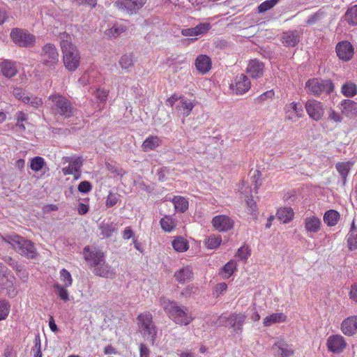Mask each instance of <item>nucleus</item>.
Here are the masks:
<instances>
[{"label":"nucleus","mask_w":357,"mask_h":357,"mask_svg":"<svg viewBox=\"0 0 357 357\" xmlns=\"http://www.w3.org/2000/svg\"><path fill=\"white\" fill-rule=\"evenodd\" d=\"M278 1L279 0H266L262 2L258 6V12L259 13H265L266 11L273 8Z\"/></svg>","instance_id":"obj_51"},{"label":"nucleus","mask_w":357,"mask_h":357,"mask_svg":"<svg viewBox=\"0 0 357 357\" xmlns=\"http://www.w3.org/2000/svg\"><path fill=\"white\" fill-rule=\"evenodd\" d=\"M161 305L167 316L176 324L188 326L195 319V317L188 310V307L179 305L176 301L162 299Z\"/></svg>","instance_id":"obj_1"},{"label":"nucleus","mask_w":357,"mask_h":357,"mask_svg":"<svg viewBox=\"0 0 357 357\" xmlns=\"http://www.w3.org/2000/svg\"><path fill=\"white\" fill-rule=\"evenodd\" d=\"M344 20L350 25H357V5L349 8L344 15Z\"/></svg>","instance_id":"obj_39"},{"label":"nucleus","mask_w":357,"mask_h":357,"mask_svg":"<svg viewBox=\"0 0 357 357\" xmlns=\"http://www.w3.org/2000/svg\"><path fill=\"white\" fill-rule=\"evenodd\" d=\"M149 354H150L149 349L144 344H140V345H139L140 357H149Z\"/></svg>","instance_id":"obj_62"},{"label":"nucleus","mask_w":357,"mask_h":357,"mask_svg":"<svg viewBox=\"0 0 357 357\" xmlns=\"http://www.w3.org/2000/svg\"><path fill=\"white\" fill-rule=\"evenodd\" d=\"M328 118L330 120L335 123H340L342 121V118L340 115L334 110L331 111V112L329 113Z\"/></svg>","instance_id":"obj_63"},{"label":"nucleus","mask_w":357,"mask_h":357,"mask_svg":"<svg viewBox=\"0 0 357 357\" xmlns=\"http://www.w3.org/2000/svg\"><path fill=\"white\" fill-rule=\"evenodd\" d=\"M0 70L2 75L7 78L13 77L17 73L15 63L8 60L0 63Z\"/></svg>","instance_id":"obj_30"},{"label":"nucleus","mask_w":357,"mask_h":357,"mask_svg":"<svg viewBox=\"0 0 357 357\" xmlns=\"http://www.w3.org/2000/svg\"><path fill=\"white\" fill-rule=\"evenodd\" d=\"M138 331L145 340L153 344L157 329L153 321L152 314L146 312L139 314L137 317Z\"/></svg>","instance_id":"obj_5"},{"label":"nucleus","mask_w":357,"mask_h":357,"mask_svg":"<svg viewBox=\"0 0 357 357\" xmlns=\"http://www.w3.org/2000/svg\"><path fill=\"white\" fill-rule=\"evenodd\" d=\"M59 38L60 40V47L61 50L75 45L73 43L71 36L66 32L60 33Z\"/></svg>","instance_id":"obj_41"},{"label":"nucleus","mask_w":357,"mask_h":357,"mask_svg":"<svg viewBox=\"0 0 357 357\" xmlns=\"http://www.w3.org/2000/svg\"><path fill=\"white\" fill-rule=\"evenodd\" d=\"M211 27L209 23H200L195 27L183 29L181 33L185 36H197L206 33Z\"/></svg>","instance_id":"obj_25"},{"label":"nucleus","mask_w":357,"mask_h":357,"mask_svg":"<svg viewBox=\"0 0 357 357\" xmlns=\"http://www.w3.org/2000/svg\"><path fill=\"white\" fill-rule=\"evenodd\" d=\"M12 40L20 47H33L36 43L34 35L23 29L15 28L10 32Z\"/></svg>","instance_id":"obj_8"},{"label":"nucleus","mask_w":357,"mask_h":357,"mask_svg":"<svg viewBox=\"0 0 357 357\" xmlns=\"http://www.w3.org/2000/svg\"><path fill=\"white\" fill-rule=\"evenodd\" d=\"M172 202L174 204L175 209L181 213L185 212L188 208V201L183 197L174 196Z\"/></svg>","instance_id":"obj_38"},{"label":"nucleus","mask_w":357,"mask_h":357,"mask_svg":"<svg viewBox=\"0 0 357 357\" xmlns=\"http://www.w3.org/2000/svg\"><path fill=\"white\" fill-rule=\"evenodd\" d=\"M77 189L80 192L86 193L91 191V190L92 189V185L90 182L84 181H82L78 185Z\"/></svg>","instance_id":"obj_56"},{"label":"nucleus","mask_w":357,"mask_h":357,"mask_svg":"<svg viewBox=\"0 0 357 357\" xmlns=\"http://www.w3.org/2000/svg\"><path fill=\"white\" fill-rule=\"evenodd\" d=\"M273 349H278L280 357H290L294 354L292 348L283 339L278 340Z\"/></svg>","instance_id":"obj_27"},{"label":"nucleus","mask_w":357,"mask_h":357,"mask_svg":"<svg viewBox=\"0 0 357 357\" xmlns=\"http://www.w3.org/2000/svg\"><path fill=\"white\" fill-rule=\"evenodd\" d=\"M250 256V250L248 246L243 245L238 249L237 257L241 259L246 260Z\"/></svg>","instance_id":"obj_55"},{"label":"nucleus","mask_w":357,"mask_h":357,"mask_svg":"<svg viewBox=\"0 0 357 357\" xmlns=\"http://www.w3.org/2000/svg\"><path fill=\"white\" fill-rule=\"evenodd\" d=\"M108 96V91L105 89H98L96 91V97L97 98L101 101L105 102Z\"/></svg>","instance_id":"obj_58"},{"label":"nucleus","mask_w":357,"mask_h":357,"mask_svg":"<svg viewBox=\"0 0 357 357\" xmlns=\"http://www.w3.org/2000/svg\"><path fill=\"white\" fill-rule=\"evenodd\" d=\"M222 243V237L220 235L213 234L206 241L205 244L207 248L213 250L218 248Z\"/></svg>","instance_id":"obj_42"},{"label":"nucleus","mask_w":357,"mask_h":357,"mask_svg":"<svg viewBox=\"0 0 357 357\" xmlns=\"http://www.w3.org/2000/svg\"><path fill=\"white\" fill-rule=\"evenodd\" d=\"M126 29L124 25L115 24L111 28L105 31L104 36L108 39L115 38L125 32Z\"/></svg>","instance_id":"obj_36"},{"label":"nucleus","mask_w":357,"mask_h":357,"mask_svg":"<svg viewBox=\"0 0 357 357\" xmlns=\"http://www.w3.org/2000/svg\"><path fill=\"white\" fill-rule=\"evenodd\" d=\"M307 92L314 96H319L323 93H330L333 91L334 86L329 79L312 78L305 83Z\"/></svg>","instance_id":"obj_6"},{"label":"nucleus","mask_w":357,"mask_h":357,"mask_svg":"<svg viewBox=\"0 0 357 357\" xmlns=\"http://www.w3.org/2000/svg\"><path fill=\"white\" fill-rule=\"evenodd\" d=\"M305 107L312 119L318 121L322 119L324 114V107L322 102L310 99L306 102Z\"/></svg>","instance_id":"obj_11"},{"label":"nucleus","mask_w":357,"mask_h":357,"mask_svg":"<svg viewBox=\"0 0 357 357\" xmlns=\"http://www.w3.org/2000/svg\"><path fill=\"white\" fill-rule=\"evenodd\" d=\"M323 219L328 227H333L339 222L340 215L337 211L331 209L325 212Z\"/></svg>","instance_id":"obj_35"},{"label":"nucleus","mask_w":357,"mask_h":357,"mask_svg":"<svg viewBox=\"0 0 357 357\" xmlns=\"http://www.w3.org/2000/svg\"><path fill=\"white\" fill-rule=\"evenodd\" d=\"M69 165L62 169V172L64 175H70L79 174L80 168L82 165V160L78 157L76 158H69L68 160Z\"/></svg>","instance_id":"obj_28"},{"label":"nucleus","mask_w":357,"mask_h":357,"mask_svg":"<svg viewBox=\"0 0 357 357\" xmlns=\"http://www.w3.org/2000/svg\"><path fill=\"white\" fill-rule=\"evenodd\" d=\"M101 235L104 238L110 237L112 234L116 231L113 223H102L100 226Z\"/></svg>","instance_id":"obj_46"},{"label":"nucleus","mask_w":357,"mask_h":357,"mask_svg":"<svg viewBox=\"0 0 357 357\" xmlns=\"http://www.w3.org/2000/svg\"><path fill=\"white\" fill-rule=\"evenodd\" d=\"M10 305L6 300L0 301V321L5 320L10 312Z\"/></svg>","instance_id":"obj_47"},{"label":"nucleus","mask_w":357,"mask_h":357,"mask_svg":"<svg viewBox=\"0 0 357 357\" xmlns=\"http://www.w3.org/2000/svg\"><path fill=\"white\" fill-rule=\"evenodd\" d=\"M54 287L58 290V295L61 299L64 301H66L69 299L68 292L66 289V287L56 283L54 284Z\"/></svg>","instance_id":"obj_54"},{"label":"nucleus","mask_w":357,"mask_h":357,"mask_svg":"<svg viewBox=\"0 0 357 357\" xmlns=\"http://www.w3.org/2000/svg\"><path fill=\"white\" fill-rule=\"evenodd\" d=\"M63 54V62L65 68L70 71H75L80 64V52L77 47L74 45L61 50Z\"/></svg>","instance_id":"obj_7"},{"label":"nucleus","mask_w":357,"mask_h":357,"mask_svg":"<svg viewBox=\"0 0 357 357\" xmlns=\"http://www.w3.org/2000/svg\"><path fill=\"white\" fill-rule=\"evenodd\" d=\"M172 245L175 251L184 252L189 248L188 241L182 236L176 237L172 242Z\"/></svg>","instance_id":"obj_37"},{"label":"nucleus","mask_w":357,"mask_h":357,"mask_svg":"<svg viewBox=\"0 0 357 357\" xmlns=\"http://www.w3.org/2000/svg\"><path fill=\"white\" fill-rule=\"evenodd\" d=\"M351 165L349 162H338L336 164L335 167L344 181H345L350 171Z\"/></svg>","instance_id":"obj_45"},{"label":"nucleus","mask_w":357,"mask_h":357,"mask_svg":"<svg viewBox=\"0 0 357 357\" xmlns=\"http://www.w3.org/2000/svg\"><path fill=\"white\" fill-rule=\"evenodd\" d=\"M84 259L93 268V273L100 277L108 278L112 275L111 266L106 263L103 252L96 248L91 250L89 246L83 250Z\"/></svg>","instance_id":"obj_2"},{"label":"nucleus","mask_w":357,"mask_h":357,"mask_svg":"<svg viewBox=\"0 0 357 357\" xmlns=\"http://www.w3.org/2000/svg\"><path fill=\"white\" fill-rule=\"evenodd\" d=\"M13 94L16 98L21 100L24 103H29L30 97L25 95V92L22 88H14Z\"/></svg>","instance_id":"obj_50"},{"label":"nucleus","mask_w":357,"mask_h":357,"mask_svg":"<svg viewBox=\"0 0 357 357\" xmlns=\"http://www.w3.org/2000/svg\"><path fill=\"white\" fill-rule=\"evenodd\" d=\"M251 83L248 77L244 74L237 75L234 80L232 89L236 94H244L250 89Z\"/></svg>","instance_id":"obj_19"},{"label":"nucleus","mask_w":357,"mask_h":357,"mask_svg":"<svg viewBox=\"0 0 357 357\" xmlns=\"http://www.w3.org/2000/svg\"><path fill=\"white\" fill-rule=\"evenodd\" d=\"M287 321V316L283 312L272 313L264 319V326H271L275 324L284 323Z\"/></svg>","instance_id":"obj_29"},{"label":"nucleus","mask_w":357,"mask_h":357,"mask_svg":"<svg viewBox=\"0 0 357 357\" xmlns=\"http://www.w3.org/2000/svg\"><path fill=\"white\" fill-rule=\"evenodd\" d=\"M0 238L3 242L10 245L17 252L27 258L33 259L37 256L38 253L33 243L17 234L0 235Z\"/></svg>","instance_id":"obj_3"},{"label":"nucleus","mask_w":357,"mask_h":357,"mask_svg":"<svg viewBox=\"0 0 357 357\" xmlns=\"http://www.w3.org/2000/svg\"><path fill=\"white\" fill-rule=\"evenodd\" d=\"M342 332L347 336H352L357 333V316L353 315L344 319L341 324Z\"/></svg>","instance_id":"obj_21"},{"label":"nucleus","mask_w":357,"mask_h":357,"mask_svg":"<svg viewBox=\"0 0 357 357\" xmlns=\"http://www.w3.org/2000/svg\"><path fill=\"white\" fill-rule=\"evenodd\" d=\"M284 119L287 121L296 122L303 116V106L300 102H291L284 107Z\"/></svg>","instance_id":"obj_10"},{"label":"nucleus","mask_w":357,"mask_h":357,"mask_svg":"<svg viewBox=\"0 0 357 357\" xmlns=\"http://www.w3.org/2000/svg\"><path fill=\"white\" fill-rule=\"evenodd\" d=\"M236 270V261L234 260H230L222 268V277L224 278H229Z\"/></svg>","instance_id":"obj_43"},{"label":"nucleus","mask_w":357,"mask_h":357,"mask_svg":"<svg viewBox=\"0 0 357 357\" xmlns=\"http://www.w3.org/2000/svg\"><path fill=\"white\" fill-rule=\"evenodd\" d=\"M147 0H117L115 6L121 11H127L130 14L137 12L146 3Z\"/></svg>","instance_id":"obj_12"},{"label":"nucleus","mask_w":357,"mask_h":357,"mask_svg":"<svg viewBox=\"0 0 357 357\" xmlns=\"http://www.w3.org/2000/svg\"><path fill=\"white\" fill-rule=\"evenodd\" d=\"M197 291V288L193 286H188L181 293V295L186 298L190 297L192 294H194Z\"/></svg>","instance_id":"obj_59"},{"label":"nucleus","mask_w":357,"mask_h":357,"mask_svg":"<svg viewBox=\"0 0 357 357\" xmlns=\"http://www.w3.org/2000/svg\"><path fill=\"white\" fill-rule=\"evenodd\" d=\"M341 112L347 117H355L357 115V102L351 100H343L341 103Z\"/></svg>","instance_id":"obj_26"},{"label":"nucleus","mask_w":357,"mask_h":357,"mask_svg":"<svg viewBox=\"0 0 357 357\" xmlns=\"http://www.w3.org/2000/svg\"><path fill=\"white\" fill-rule=\"evenodd\" d=\"M119 65L123 69L127 70L133 66V58L131 54H123L120 60Z\"/></svg>","instance_id":"obj_48"},{"label":"nucleus","mask_w":357,"mask_h":357,"mask_svg":"<svg viewBox=\"0 0 357 357\" xmlns=\"http://www.w3.org/2000/svg\"><path fill=\"white\" fill-rule=\"evenodd\" d=\"M276 215L283 223H288L293 220L294 212L291 207H283L278 210Z\"/></svg>","instance_id":"obj_34"},{"label":"nucleus","mask_w":357,"mask_h":357,"mask_svg":"<svg viewBox=\"0 0 357 357\" xmlns=\"http://www.w3.org/2000/svg\"><path fill=\"white\" fill-rule=\"evenodd\" d=\"M346 238L349 250L350 251L356 250L357 249V227L354 220Z\"/></svg>","instance_id":"obj_31"},{"label":"nucleus","mask_w":357,"mask_h":357,"mask_svg":"<svg viewBox=\"0 0 357 357\" xmlns=\"http://www.w3.org/2000/svg\"><path fill=\"white\" fill-rule=\"evenodd\" d=\"M281 41L287 47H295L300 41V33L297 31H288L284 32Z\"/></svg>","instance_id":"obj_24"},{"label":"nucleus","mask_w":357,"mask_h":357,"mask_svg":"<svg viewBox=\"0 0 357 357\" xmlns=\"http://www.w3.org/2000/svg\"><path fill=\"white\" fill-rule=\"evenodd\" d=\"M246 205L248 208V212L254 217L257 215V206L256 202L252 198H248L246 199Z\"/></svg>","instance_id":"obj_52"},{"label":"nucleus","mask_w":357,"mask_h":357,"mask_svg":"<svg viewBox=\"0 0 357 357\" xmlns=\"http://www.w3.org/2000/svg\"><path fill=\"white\" fill-rule=\"evenodd\" d=\"M335 50L339 59L344 61L351 60L354 53L352 45L347 40L338 43Z\"/></svg>","instance_id":"obj_16"},{"label":"nucleus","mask_w":357,"mask_h":357,"mask_svg":"<svg viewBox=\"0 0 357 357\" xmlns=\"http://www.w3.org/2000/svg\"><path fill=\"white\" fill-rule=\"evenodd\" d=\"M349 296L351 301L357 303V282L351 285Z\"/></svg>","instance_id":"obj_57"},{"label":"nucleus","mask_w":357,"mask_h":357,"mask_svg":"<svg viewBox=\"0 0 357 357\" xmlns=\"http://www.w3.org/2000/svg\"><path fill=\"white\" fill-rule=\"evenodd\" d=\"M161 229L167 233L172 232L176 227L177 221L172 215H165L160 220Z\"/></svg>","instance_id":"obj_33"},{"label":"nucleus","mask_w":357,"mask_h":357,"mask_svg":"<svg viewBox=\"0 0 357 357\" xmlns=\"http://www.w3.org/2000/svg\"><path fill=\"white\" fill-rule=\"evenodd\" d=\"M264 64L263 62L257 60L252 59L248 63L246 68V73L252 78L258 79L263 76L264 72Z\"/></svg>","instance_id":"obj_18"},{"label":"nucleus","mask_w":357,"mask_h":357,"mask_svg":"<svg viewBox=\"0 0 357 357\" xmlns=\"http://www.w3.org/2000/svg\"><path fill=\"white\" fill-rule=\"evenodd\" d=\"M49 100L51 101V110L53 114L59 115L63 118L68 119L74 115L75 108L72 102L66 96L54 93L49 96Z\"/></svg>","instance_id":"obj_4"},{"label":"nucleus","mask_w":357,"mask_h":357,"mask_svg":"<svg viewBox=\"0 0 357 357\" xmlns=\"http://www.w3.org/2000/svg\"><path fill=\"white\" fill-rule=\"evenodd\" d=\"M45 165V162L43 158L40 156H36L31 160L30 168L33 172H39L42 170Z\"/></svg>","instance_id":"obj_44"},{"label":"nucleus","mask_w":357,"mask_h":357,"mask_svg":"<svg viewBox=\"0 0 357 357\" xmlns=\"http://www.w3.org/2000/svg\"><path fill=\"white\" fill-rule=\"evenodd\" d=\"M195 106V104L194 101H191L183 96H181L179 103L176 105V109L181 116L187 117L190 114Z\"/></svg>","instance_id":"obj_22"},{"label":"nucleus","mask_w":357,"mask_h":357,"mask_svg":"<svg viewBox=\"0 0 357 357\" xmlns=\"http://www.w3.org/2000/svg\"><path fill=\"white\" fill-rule=\"evenodd\" d=\"M328 350L334 354H340L347 347L344 338L340 335H333L327 339Z\"/></svg>","instance_id":"obj_15"},{"label":"nucleus","mask_w":357,"mask_h":357,"mask_svg":"<svg viewBox=\"0 0 357 357\" xmlns=\"http://www.w3.org/2000/svg\"><path fill=\"white\" fill-rule=\"evenodd\" d=\"M60 280L63 282V285L66 287L71 286L73 279L70 273L65 268H63L60 271Z\"/></svg>","instance_id":"obj_49"},{"label":"nucleus","mask_w":357,"mask_h":357,"mask_svg":"<svg viewBox=\"0 0 357 357\" xmlns=\"http://www.w3.org/2000/svg\"><path fill=\"white\" fill-rule=\"evenodd\" d=\"M174 278L179 284H185L192 281L194 273L191 266H183L174 273Z\"/></svg>","instance_id":"obj_20"},{"label":"nucleus","mask_w":357,"mask_h":357,"mask_svg":"<svg viewBox=\"0 0 357 357\" xmlns=\"http://www.w3.org/2000/svg\"><path fill=\"white\" fill-rule=\"evenodd\" d=\"M211 224L220 232H226L234 227V220L226 215H218L213 218Z\"/></svg>","instance_id":"obj_13"},{"label":"nucleus","mask_w":357,"mask_h":357,"mask_svg":"<svg viewBox=\"0 0 357 357\" xmlns=\"http://www.w3.org/2000/svg\"><path fill=\"white\" fill-rule=\"evenodd\" d=\"M303 226L305 232L312 236L313 234L318 233L321 227V220L317 215H307L303 220Z\"/></svg>","instance_id":"obj_14"},{"label":"nucleus","mask_w":357,"mask_h":357,"mask_svg":"<svg viewBox=\"0 0 357 357\" xmlns=\"http://www.w3.org/2000/svg\"><path fill=\"white\" fill-rule=\"evenodd\" d=\"M196 69L202 75L207 73L211 68L212 62L209 56L205 54H199L195 59Z\"/></svg>","instance_id":"obj_23"},{"label":"nucleus","mask_w":357,"mask_h":357,"mask_svg":"<svg viewBox=\"0 0 357 357\" xmlns=\"http://www.w3.org/2000/svg\"><path fill=\"white\" fill-rule=\"evenodd\" d=\"M245 319L246 315L244 313H233L226 319V321L235 333H241Z\"/></svg>","instance_id":"obj_17"},{"label":"nucleus","mask_w":357,"mask_h":357,"mask_svg":"<svg viewBox=\"0 0 357 357\" xmlns=\"http://www.w3.org/2000/svg\"><path fill=\"white\" fill-rule=\"evenodd\" d=\"M161 144L162 141L158 136L151 135L143 142L142 149L145 152L152 151L160 146Z\"/></svg>","instance_id":"obj_32"},{"label":"nucleus","mask_w":357,"mask_h":357,"mask_svg":"<svg viewBox=\"0 0 357 357\" xmlns=\"http://www.w3.org/2000/svg\"><path fill=\"white\" fill-rule=\"evenodd\" d=\"M103 353L105 355H116L118 351L112 344H107L104 347Z\"/></svg>","instance_id":"obj_61"},{"label":"nucleus","mask_w":357,"mask_h":357,"mask_svg":"<svg viewBox=\"0 0 357 357\" xmlns=\"http://www.w3.org/2000/svg\"><path fill=\"white\" fill-rule=\"evenodd\" d=\"M28 104L31 105L33 107L38 108L43 105V100L40 98L30 97V101Z\"/></svg>","instance_id":"obj_60"},{"label":"nucleus","mask_w":357,"mask_h":357,"mask_svg":"<svg viewBox=\"0 0 357 357\" xmlns=\"http://www.w3.org/2000/svg\"><path fill=\"white\" fill-rule=\"evenodd\" d=\"M119 194L109 192L105 202L106 206L109 208L116 205L119 199Z\"/></svg>","instance_id":"obj_53"},{"label":"nucleus","mask_w":357,"mask_h":357,"mask_svg":"<svg viewBox=\"0 0 357 357\" xmlns=\"http://www.w3.org/2000/svg\"><path fill=\"white\" fill-rule=\"evenodd\" d=\"M40 58L42 63L46 67H54L59 63V52L52 43L45 44L41 50Z\"/></svg>","instance_id":"obj_9"},{"label":"nucleus","mask_w":357,"mask_h":357,"mask_svg":"<svg viewBox=\"0 0 357 357\" xmlns=\"http://www.w3.org/2000/svg\"><path fill=\"white\" fill-rule=\"evenodd\" d=\"M342 93L348 98H352L357 93V86L351 82H346L342 86Z\"/></svg>","instance_id":"obj_40"},{"label":"nucleus","mask_w":357,"mask_h":357,"mask_svg":"<svg viewBox=\"0 0 357 357\" xmlns=\"http://www.w3.org/2000/svg\"><path fill=\"white\" fill-rule=\"evenodd\" d=\"M180 97L181 96H178L176 93L173 94L166 100L167 105H169L171 107H172L176 101H180Z\"/></svg>","instance_id":"obj_64"}]
</instances>
